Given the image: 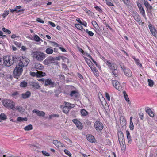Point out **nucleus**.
<instances>
[{
  "label": "nucleus",
  "instance_id": "37998d69",
  "mask_svg": "<svg viewBox=\"0 0 157 157\" xmlns=\"http://www.w3.org/2000/svg\"><path fill=\"white\" fill-rule=\"evenodd\" d=\"M139 9L140 11V13L143 15L144 16H145V11L143 8L142 7L140 8Z\"/></svg>",
  "mask_w": 157,
  "mask_h": 157
},
{
  "label": "nucleus",
  "instance_id": "0e129e2a",
  "mask_svg": "<svg viewBox=\"0 0 157 157\" xmlns=\"http://www.w3.org/2000/svg\"><path fill=\"white\" fill-rule=\"evenodd\" d=\"M14 44L15 45L18 46V47H20L21 45V43H18L17 42H15Z\"/></svg>",
  "mask_w": 157,
  "mask_h": 157
},
{
  "label": "nucleus",
  "instance_id": "2f4dec72",
  "mask_svg": "<svg viewBox=\"0 0 157 157\" xmlns=\"http://www.w3.org/2000/svg\"><path fill=\"white\" fill-rule=\"evenodd\" d=\"M27 83L25 81H23L20 83V86L21 87H25L27 86Z\"/></svg>",
  "mask_w": 157,
  "mask_h": 157
},
{
  "label": "nucleus",
  "instance_id": "f8f14e48",
  "mask_svg": "<svg viewBox=\"0 0 157 157\" xmlns=\"http://www.w3.org/2000/svg\"><path fill=\"white\" fill-rule=\"evenodd\" d=\"M73 122L76 125L77 127L79 129L82 128V124L76 119H74L72 120Z\"/></svg>",
  "mask_w": 157,
  "mask_h": 157
},
{
  "label": "nucleus",
  "instance_id": "cd10ccee",
  "mask_svg": "<svg viewBox=\"0 0 157 157\" xmlns=\"http://www.w3.org/2000/svg\"><path fill=\"white\" fill-rule=\"evenodd\" d=\"M19 111L20 112H22L24 111V109H23L21 106H17L15 109Z\"/></svg>",
  "mask_w": 157,
  "mask_h": 157
},
{
  "label": "nucleus",
  "instance_id": "864d4df0",
  "mask_svg": "<svg viewBox=\"0 0 157 157\" xmlns=\"http://www.w3.org/2000/svg\"><path fill=\"white\" fill-rule=\"evenodd\" d=\"M92 24L94 27H95V26H96V25L98 26V24L95 21H92Z\"/></svg>",
  "mask_w": 157,
  "mask_h": 157
},
{
  "label": "nucleus",
  "instance_id": "3c124183",
  "mask_svg": "<svg viewBox=\"0 0 157 157\" xmlns=\"http://www.w3.org/2000/svg\"><path fill=\"white\" fill-rule=\"evenodd\" d=\"M105 96H106L107 99L108 101H110V96H109V94H108V93H106V92H105Z\"/></svg>",
  "mask_w": 157,
  "mask_h": 157
},
{
  "label": "nucleus",
  "instance_id": "9d476101",
  "mask_svg": "<svg viewBox=\"0 0 157 157\" xmlns=\"http://www.w3.org/2000/svg\"><path fill=\"white\" fill-rule=\"evenodd\" d=\"M33 113H36L38 116L40 117H44L45 115V113L43 111H40L38 110L34 109L33 110Z\"/></svg>",
  "mask_w": 157,
  "mask_h": 157
},
{
  "label": "nucleus",
  "instance_id": "7c9ffc66",
  "mask_svg": "<svg viewBox=\"0 0 157 157\" xmlns=\"http://www.w3.org/2000/svg\"><path fill=\"white\" fill-rule=\"evenodd\" d=\"M45 52L48 54H51L53 52V50L52 49L48 48L46 50Z\"/></svg>",
  "mask_w": 157,
  "mask_h": 157
},
{
  "label": "nucleus",
  "instance_id": "412c9836",
  "mask_svg": "<svg viewBox=\"0 0 157 157\" xmlns=\"http://www.w3.org/2000/svg\"><path fill=\"white\" fill-rule=\"evenodd\" d=\"M70 95L71 97H76L78 95V93L77 91H72L71 92Z\"/></svg>",
  "mask_w": 157,
  "mask_h": 157
},
{
  "label": "nucleus",
  "instance_id": "ea45409f",
  "mask_svg": "<svg viewBox=\"0 0 157 157\" xmlns=\"http://www.w3.org/2000/svg\"><path fill=\"white\" fill-rule=\"evenodd\" d=\"M86 32L89 35L91 36H92L94 35V33L93 32L91 31H89L87 29L86 30Z\"/></svg>",
  "mask_w": 157,
  "mask_h": 157
},
{
  "label": "nucleus",
  "instance_id": "f03ea898",
  "mask_svg": "<svg viewBox=\"0 0 157 157\" xmlns=\"http://www.w3.org/2000/svg\"><path fill=\"white\" fill-rule=\"evenodd\" d=\"M17 58L6 56H4V64L6 66L10 67L17 61Z\"/></svg>",
  "mask_w": 157,
  "mask_h": 157
},
{
  "label": "nucleus",
  "instance_id": "473e14b6",
  "mask_svg": "<svg viewBox=\"0 0 157 157\" xmlns=\"http://www.w3.org/2000/svg\"><path fill=\"white\" fill-rule=\"evenodd\" d=\"M81 113L83 116H86L88 114V112L84 109H82L81 110Z\"/></svg>",
  "mask_w": 157,
  "mask_h": 157
},
{
  "label": "nucleus",
  "instance_id": "5701e85b",
  "mask_svg": "<svg viewBox=\"0 0 157 157\" xmlns=\"http://www.w3.org/2000/svg\"><path fill=\"white\" fill-rule=\"evenodd\" d=\"M133 58L136 64L137 65H139L140 67H142V64L139 62V59H136L134 56L133 57Z\"/></svg>",
  "mask_w": 157,
  "mask_h": 157
},
{
  "label": "nucleus",
  "instance_id": "4468645a",
  "mask_svg": "<svg viewBox=\"0 0 157 157\" xmlns=\"http://www.w3.org/2000/svg\"><path fill=\"white\" fill-rule=\"evenodd\" d=\"M124 72L125 75L128 77H130L132 76V72L128 69H125Z\"/></svg>",
  "mask_w": 157,
  "mask_h": 157
},
{
  "label": "nucleus",
  "instance_id": "603ef678",
  "mask_svg": "<svg viewBox=\"0 0 157 157\" xmlns=\"http://www.w3.org/2000/svg\"><path fill=\"white\" fill-rule=\"evenodd\" d=\"M84 10V11L88 14H90L91 13L90 11L86 8H85Z\"/></svg>",
  "mask_w": 157,
  "mask_h": 157
},
{
  "label": "nucleus",
  "instance_id": "bb28decb",
  "mask_svg": "<svg viewBox=\"0 0 157 157\" xmlns=\"http://www.w3.org/2000/svg\"><path fill=\"white\" fill-rule=\"evenodd\" d=\"M27 120V118L26 117L22 118L21 117H19L17 118V120L19 122H21L23 121H26Z\"/></svg>",
  "mask_w": 157,
  "mask_h": 157
},
{
  "label": "nucleus",
  "instance_id": "f3484780",
  "mask_svg": "<svg viewBox=\"0 0 157 157\" xmlns=\"http://www.w3.org/2000/svg\"><path fill=\"white\" fill-rule=\"evenodd\" d=\"M53 144L57 147H59L60 146L63 147V144L57 140H54L53 141Z\"/></svg>",
  "mask_w": 157,
  "mask_h": 157
},
{
  "label": "nucleus",
  "instance_id": "b1692460",
  "mask_svg": "<svg viewBox=\"0 0 157 157\" xmlns=\"http://www.w3.org/2000/svg\"><path fill=\"white\" fill-rule=\"evenodd\" d=\"M84 59L85 60L86 62L88 65L90 67H92V63L91 61L89 59L86 57H85Z\"/></svg>",
  "mask_w": 157,
  "mask_h": 157
},
{
  "label": "nucleus",
  "instance_id": "a19ab883",
  "mask_svg": "<svg viewBox=\"0 0 157 157\" xmlns=\"http://www.w3.org/2000/svg\"><path fill=\"white\" fill-rule=\"evenodd\" d=\"M2 30L3 32L7 33L8 34H10L11 33L10 30L6 29L5 28H3Z\"/></svg>",
  "mask_w": 157,
  "mask_h": 157
},
{
  "label": "nucleus",
  "instance_id": "f257e3e1",
  "mask_svg": "<svg viewBox=\"0 0 157 157\" xmlns=\"http://www.w3.org/2000/svg\"><path fill=\"white\" fill-rule=\"evenodd\" d=\"M29 61V59L26 57H22L19 58L13 72L15 78L18 79L22 73L23 68L28 65Z\"/></svg>",
  "mask_w": 157,
  "mask_h": 157
},
{
  "label": "nucleus",
  "instance_id": "79ce46f5",
  "mask_svg": "<svg viewBox=\"0 0 157 157\" xmlns=\"http://www.w3.org/2000/svg\"><path fill=\"white\" fill-rule=\"evenodd\" d=\"M41 152L44 156H49L50 155L49 153L45 151H42Z\"/></svg>",
  "mask_w": 157,
  "mask_h": 157
},
{
  "label": "nucleus",
  "instance_id": "69168bd1",
  "mask_svg": "<svg viewBox=\"0 0 157 157\" xmlns=\"http://www.w3.org/2000/svg\"><path fill=\"white\" fill-rule=\"evenodd\" d=\"M17 37H19V36H16V35L15 34L12 35L11 36V38L12 39H14Z\"/></svg>",
  "mask_w": 157,
  "mask_h": 157
},
{
  "label": "nucleus",
  "instance_id": "052dcab7",
  "mask_svg": "<svg viewBox=\"0 0 157 157\" xmlns=\"http://www.w3.org/2000/svg\"><path fill=\"white\" fill-rule=\"evenodd\" d=\"M120 66H121V68L123 69L124 71V68H125V67H124V65H123V64L122 63H121L120 64Z\"/></svg>",
  "mask_w": 157,
  "mask_h": 157
},
{
  "label": "nucleus",
  "instance_id": "a211bd4d",
  "mask_svg": "<svg viewBox=\"0 0 157 157\" xmlns=\"http://www.w3.org/2000/svg\"><path fill=\"white\" fill-rule=\"evenodd\" d=\"M106 63L108 64V66L111 69L114 70V69H115L114 67V63H112L109 62L108 61H107Z\"/></svg>",
  "mask_w": 157,
  "mask_h": 157
},
{
  "label": "nucleus",
  "instance_id": "de8ad7c7",
  "mask_svg": "<svg viewBox=\"0 0 157 157\" xmlns=\"http://www.w3.org/2000/svg\"><path fill=\"white\" fill-rule=\"evenodd\" d=\"M81 25L79 24H76L75 26L78 29H82V27L81 26Z\"/></svg>",
  "mask_w": 157,
  "mask_h": 157
},
{
  "label": "nucleus",
  "instance_id": "bf43d9fd",
  "mask_svg": "<svg viewBox=\"0 0 157 157\" xmlns=\"http://www.w3.org/2000/svg\"><path fill=\"white\" fill-rule=\"evenodd\" d=\"M139 117L140 119L142 120L143 118V113H141L139 114Z\"/></svg>",
  "mask_w": 157,
  "mask_h": 157
},
{
  "label": "nucleus",
  "instance_id": "ddd939ff",
  "mask_svg": "<svg viewBox=\"0 0 157 157\" xmlns=\"http://www.w3.org/2000/svg\"><path fill=\"white\" fill-rule=\"evenodd\" d=\"M45 85L46 86L51 85V87H53L54 85V82H52L51 79H47L45 80Z\"/></svg>",
  "mask_w": 157,
  "mask_h": 157
},
{
  "label": "nucleus",
  "instance_id": "c03bdc74",
  "mask_svg": "<svg viewBox=\"0 0 157 157\" xmlns=\"http://www.w3.org/2000/svg\"><path fill=\"white\" fill-rule=\"evenodd\" d=\"M21 8V6H18L15 7L14 8L17 10V11H16L17 12H19L21 11H23L24 10L23 9L20 10H18L19 9Z\"/></svg>",
  "mask_w": 157,
  "mask_h": 157
},
{
  "label": "nucleus",
  "instance_id": "423d86ee",
  "mask_svg": "<svg viewBox=\"0 0 157 157\" xmlns=\"http://www.w3.org/2000/svg\"><path fill=\"white\" fill-rule=\"evenodd\" d=\"M56 59L51 56L48 57L43 62L44 64L48 65L49 64L54 62Z\"/></svg>",
  "mask_w": 157,
  "mask_h": 157
},
{
  "label": "nucleus",
  "instance_id": "4d7b16f0",
  "mask_svg": "<svg viewBox=\"0 0 157 157\" xmlns=\"http://www.w3.org/2000/svg\"><path fill=\"white\" fill-rule=\"evenodd\" d=\"M37 21L40 23H44V21L41 19L40 18H38L37 19Z\"/></svg>",
  "mask_w": 157,
  "mask_h": 157
},
{
  "label": "nucleus",
  "instance_id": "393cba45",
  "mask_svg": "<svg viewBox=\"0 0 157 157\" xmlns=\"http://www.w3.org/2000/svg\"><path fill=\"white\" fill-rule=\"evenodd\" d=\"M123 93L124 94V97L125 100L127 102H128V103L129 102H130V100L126 92L125 91H124Z\"/></svg>",
  "mask_w": 157,
  "mask_h": 157
},
{
  "label": "nucleus",
  "instance_id": "6e6552de",
  "mask_svg": "<svg viewBox=\"0 0 157 157\" xmlns=\"http://www.w3.org/2000/svg\"><path fill=\"white\" fill-rule=\"evenodd\" d=\"M30 75L33 76H36L37 77H40L45 76L46 74L45 73L43 72L42 71H38L37 72H30Z\"/></svg>",
  "mask_w": 157,
  "mask_h": 157
},
{
  "label": "nucleus",
  "instance_id": "9b49d317",
  "mask_svg": "<svg viewBox=\"0 0 157 157\" xmlns=\"http://www.w3.org/2000/svg\"><path fill=\"white\" fill-rule=\"evenodd\" d=\"M149 28L152 34L154 36H156V30L152 25L150 24L148 25Z\"/></svg>",
  "mask_w": 157,
  "mask_h": 157
},
{
  "label": "nucleus",
  "instance_id": "f704fd0d",
  "mask_svg": "<svg viewBox=\"0 0 157 157\" xmlns=\"http://www.w3.org/2000/svg\"><path fill=\"white\" fill-rule=\"evenodd\" d=\"M0 119L2 120H5L6 119V115L3 113H1L0 115Z\"/></svg>",
  "mask_w": 157,
  "mask_h": 157
},
{
  "label": "nucleus",
  "instance_id": "72a5a7b5",
  "mask_svg": "<svg viewBox=\"0 0 157 157\" xmlns=\"http://www.w3.org/2000/svg\"><path fill=\"white\" fill-rule=\"evenodd\" d=\"M134 18L135 20L137 22L141 21L140 17L138 15L136 14Z\"/></svg>",
  "mask_w": 157,
  "mask_h": 157
},
{
  "label": "nucleus",
  "instance_id": "e433bc0d",
  "mask_svg": "<svg viewBox=\"0 0 157 157\" xmlns=\"http://www.w3.org/2000/svg\"><path fill=\"white\" fill-rule=\"evenodd\" d=\"M41 5V2L38 0H36L33 3V5L35 6H40Z\"/></svg>",
  "mask_w": 157,
  "mask_h": 157
},
{
  "label": "nucleus",
  "instance_id": "c9c22d12",
  "mask_svg": "<svg viewBox=\"0 0 157 157\" xmlns=\"http://www.w3.org/2000/svg\"><path fill=\"white\" fill-rule=\"evenodd\" d=\"M120 123L121 125H122V126H124L126 124V121L125 119L122 118V120H121V118L120 119Z\"/></svg>",
  "mask_w": 157,
  "mask_h": 157
},
{
  "label": "nucleus",
  "instance_id": "774afa93",
  "mask_svg": "<svg viewBox=\"0 0 157 157\" xmlns=\"http://www.w3.org/2000/svg\"><path fill=\"white\" fill-rule=\"evenodd\" d=\"M147 9L149 10H151L152 9V6H151L150 4H149L146 7Z\"/></svg>",
  "mask_w": 157,
  "mask_h": 157
},
{
  "label": "nucleus",
  "instance_id": "aec40b11",
  "mask_svg": "<svg viewBox=\"0 0 157 157\" xmlns=\"http://www.w3.org/2000/svg\"><path fill=\"white\" fill-rule=\"evenodd\" d=\"M87 139L88 141L91 142H94L95 139L93 136L90 135H89L87 136Z\"/></svg>",
  "mask_w": 157,
  "mask_h": 157
},
{
  "label": "nucleus",
  "instance_id": "e2e57ef3",
  "mask_svg": "<svg viewBox=\"0 0 157 157\" xmlns=\"http://www.w3.org/2000/svg\"><path fill=\"white\" fill-rule=\"evenodd\" d=\"M144 5L146 7L149 4L148 2H147V1L144 0Z\"/></svg>",
  "mask_w": 157,
  "mask_h": 157
},
{
  "label": "nucleus",
  "instance_id": "c756f323",
  "mask_svg": "<svg viewBox=\"0 0 157 157\" xmlns=\"http://www.w3.org/2000/svg\"><path fill=\"white\" fill-rule=\"evenodd\" d=\"M147 81L148 86L151 87H152L154 84L153 81L152 80L148 79L147 80Z\"/></svg>",
  "mask_w": 157,
  "mask_h": 157
},
{
  "label": "nucleus",
  "instance_id": "5fc2aeb1",
  "mask_svg": "<svg viewBox=\"0 0 157 157\" xmlns=\"http://www.w3.org/2000/svg\"><path fill=\"white\" fill-rule=\"evenodd\" d=\"M106 2H107L106 4L110 6H113V3H112L111 2H110L108 1H106Z\"/></svg>",
  "mask_w": 157,
  "mask_h": 157
},
{
  "label": "nucleus",
  "instance_id": "338daca9",
  "mask_svg": "<svg viewBox=\"0 0 157 157\" xmlns=\"http://www.w3.org/2000/svg\"><path fill=\"white\" fill-rule=\"evenodd\" d=\"M48 23L52 26L53 27H54L55 26V25L53 23L49 21Z\"/></svg>",
  "mask_w": 157,
  "mask_h": 157
},
{
  "label": "nucleus",
  "instance_id": "6ab92c4d",
  "mask_svg": "<svg viewBox=\"0 0 157 157\" xmlns=\"http://www.w3.org/2000/svg\"><path fill=\"white\" fill-rule=\"evenodd\" d=\"M35 67L37 69L42 70L44 68L43 65L40 63H37L35 65Z\"/></svg>",
  "mask_w": 157,
  "mask_h": 157
},
{
  "label": "nucleus",
  "instance_id": "13d9d810",
  "mask_svg": "<svg viewBox=\"0 0 157 157\" xmlns=\"http://www.w3.org/2000/svg\"><path fill=\"white\" fill-rule=\"evenodd\" d=\"M94 7L99 12H101L102 11L101 10L98 6H96Z\"/></svg>",
  "mask_w": 157,
  "mask_h": 157
},
{
  "label": "nucleus",
  "instance_id": "dca6fc26",
  "mask_svg": "<svg viewBox=\"0 0 157 157\" xmlns=\"http://www.w3.org/2000/svg\"><path fill=\"white\" fill-rule=\"evenodd\" d=\"M31 95V93L30 91H28L25 93H23L22 94V97L24 99H26L29 98Z\"/></svg>",
  "mask_w": 157,
  "mask_h": 157
},
{
  "label": "nucleus",
  "instance_id": "0eeeda50",
  "mask_svg": "<svg viewBox=\"0 0 157 157\" xmlns=\"http://www.w3.org/2000/svg\"><path fill=\"white\" fill-rule=\"evenodd\" d=\"M94 127L98 131L102 130L103 128V124L99 121H97L95 123Z\"/></svg>",
  "mask_w": 157,
  "mask_h": 157
},
{
  "label": "nucleus",
  "instance_id": "8fccbe9b",
  "mask_svg": "<svg viewBox=\"0 0 157 157\" xmlns=\"http://www.w3.org/2000/svg\"><path fill=\"white\" fill-rule=\"evenodd\" d=\"M64 152L68 155L70 157H71V154L69 151L68 150H67V149H65L64 150Z\"/></svg>",
  "mask_w": 157,
  "mask_h": 157
},
{
  "label": "nucleus",
  "instance_id": "4be33fe9",
  "mask_svg": "<svg viewBox=\"0 0 157 157\" xmlns=\"http://www.w3.org/2000/svg\"><path fill=\"white\" fill-rule=\"evenodd\" d=\"M146 112L151 117H153L154 116V114L150 108H148Z\"/></svg>",
  "mask_w": 157,
  "mask_h": 157
},
{
  "label": "nucleus",
  "instance_id": "4c0bfd02",
  "mask_svg": "<svg viewBox=\"0 0 157 157\" xmlns=\"http://www.w3.org/2000/svg\"><path fill=\"white\" fill-rule=\"evenodd\" d=\"M70 109L66 107H64L63 108V111L64 113L67 114L68 113L69 111H70Z\"/></svg>",
  "mask_w": 157,
  "mask_h": 157
},
{
  "label": "nucleus",
  "instance_id": "a18cd8bd",
  "mask_svg": "<svg viewBox=\"0 0 157 157\" xmlns=\"http://www.w3.org/2000/svg\"><path fill=\"white\" fill-rule=\"evenodd\" d=\"M112 73H113V74L115 77H117V76H118L117 71L116 69H114V70L112 71Z\"/></svg>",
  "mask_w": 157,
  "mask_h": 157
},
{
  "label": "nucleus",
  "instance_id": "2eb2a0df",
  "mask_svg": "<svg viewBox=\"0 0 157 157\" xmlns=\"http://www.w3.org/2000/svg\"><path fill=\"white\" fill-rule=\"evenodd\" d=\"M30 86L33 87L37 89L39 88L40 87L38 83L35 82H30Z\"/></svg>",
  "mask_w": 157,
  "mask_h": 157
},
{
  "label": "nucleus",
  "instance_id": "58836bf2",
  "mask_svg": "<svg viewBox=\"0 0 157 157\" xmlns=\"http://www.w3.org/2000/svg\"><path fill=\"white\" fill-rule=\"evenodd\" d=\"M34 40L36 42H39L40 38L37 35H35L34 36Z\"/></svg>",
  "mask_w": 157,
  "mask_h": 157
},
{
  "label": "nucleus",
  "instance_id": "a878e982",
  "mask_svg": "<svg viewBox=\"0 0 157 157\" xmlns=\"http://www.w3.org/2000/svg\"><path fill=\"white\" fill-rule=\"evenodd\" d=\"M33 129V127L32 125L29 124L27 126L25 127L24 129L25 131H29Z\"/></svg>",
  "mask_w": 157,
  "mask_h": 157
},
{
  "label": "nucleus",
  "instance_id": "39448f33",
  "mask_svg": "<svg viewBox=\"0 0 157 157\" xmlns=\"http://www.w3.org/2000/svg\"><path fill=\"white\" fill-rule=\"evenodd\" d=\"M118 140L120 143L121 150H125L126 145L124 135L121 131H119L118 132Z\"/></svg>",
  "mask_w": 157,
  "mask_h": 157
},
{
  "label": "nucleus",
  "instance_id": "1a4fd4ad",
  "mask_svg": "<svg viewBox=\"0 0 157 157\" xmlns=\"http://www.w3.org/2000/svg\"><path fill=\"white\" fill-rule=\"evenodd\" d=\"M112 84L115 88L118 90L121 88V85L116 80H112Z\"/></svg>",
  "mask_w": 157,
  "mask_h": 157
},
{
  "label": "nucleus",
  "instance_id": "20e7f679",
  "mask_svg": "<svg viewBox=\"0 0 157 157\" xmlns=\"http://www.w3.org/2000/svg\"><path fill=\"white\" fill-rule=\"evenodd\" d=\"M3 105L8 109H15V103L10 99H5L2 101Z\"/></svg>",
  "mask_w": 157,
  "mask_h": 157
},
{
  "label": "nucleus",
  "instance_id": "c85d7f7f",
  "mask_svg": "<svg viewBox=\"0 0 157 157\" xmlns=\"http://www.w3.org/2000/svg\"><path fill=\"white\" fill-rule=\"evenodd\" d=\"M126 134L127 136V138L128 141V142H130L132 141L131 137L130 136V134L129 132L128 131H126Z\"/></svg>",
  "mask_w": 157,
  "mask_h": 157
},
{
  "label": "nucleus",
  "instance_id": "09e8293b",
  "mask_svg": "<svg viewBox=\"0 0 157 157\" xmlns=\"http://www.w3.org/2000/svg\"><path fill=\"white\" fill-rule=\"evenodd\" d=\"M129 128L131 130H133L134 129V125L133 122H130Z\"/></svg>",
  "mask_w": 157,
  "mask_h": 157
},
{
  "label": "nucleus",
  "instance_id": "49530a36",
  "mask_svg": "<svg viewBox=\"0 0 157 157\" xmlns=\"http://www.w3.org/2000/svg\"><path fill=\"white\" fill-rule=\"evenodd\" d=\"M9 13V11H6L4 12L2 14V16L3 18H4L6 16H7Z\"/></svg>",
  "mask_w": 157,
  "mask_h": 157
},
{
  "label": "nucleus",
  "instance_id": "7ed1b4c3",
  "mask_svg": "<svg viewBox=\"0 0 157 157\" xmlns=\"http://www.w3.org/2000/svg\"><path fill=\"white\" fill-rule=\"evenodd\" d=\"M33 57L36 60L41 61L45 57V54L42 52L36 51L33 52L32 53Z\"/></svg>",
  "mask_w": 157,
  "mask_h": 157
},
{
  "label": "nucleus",
  "instance_id": "680f3d73",
  "mask_svg": "<svg viewBox=\"0 0 157 157\" xmlns=\"http://www.w3.org/2000/svg\"><path fill=\"white\" fill-rule=\"evenodd\" d=\"M65 139L68 141V143L70 144H71L72 143V141L69 138L66 137Z\"/></svg>",
  "mask_w": 157,
  "mask_h": 157
},
{
  "label": "nucleus",
  "instance_id": "6e6d98bb",
  "mask_svg": "<svg viewBox=\"0 0 157 157\" xmlns=\"http://www.w3.org/2000/svg\"><path fill=\"white\" fill-rule=\"evenodd\" d=\"M70 103H66L65 107L68 108L70 109Z\"/></svg>",
  "mask_w": 157,
  "mask_h": 157
}]
</instances>
